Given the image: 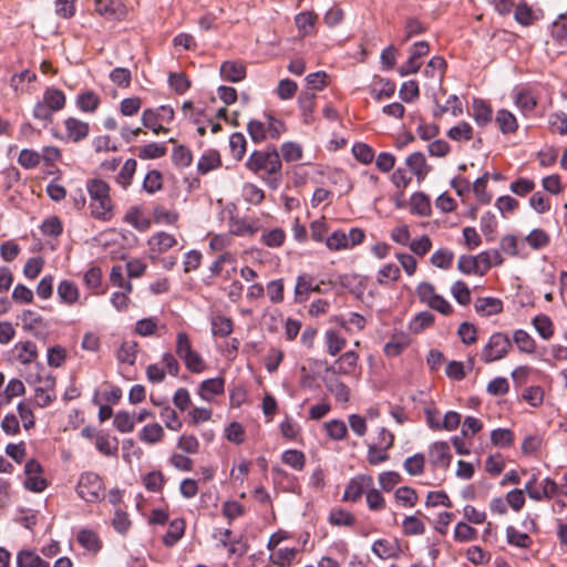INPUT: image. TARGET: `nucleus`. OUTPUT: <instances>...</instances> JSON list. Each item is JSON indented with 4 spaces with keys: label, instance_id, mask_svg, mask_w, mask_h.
<instances>
[{
    "label": "nucleus",
    "instance_id": "obj_38",
    "mask_svg": "<svg viewBox=\"0 0 567 567\" xmlns=\"http://www.w3.org/2000/svg\"><path fill=\"white\" fill-rule=\"evenodd\" d=\"M410 210L412 214L419 216H430L431 215V200L429 196H426L422 192L414 193L410 198Z\"/></svg>",
    "mask_w": 567,
    "mask_h": 567
},
{
    "label": "nucleus",
    "instance_id": "obj_8",
    "mask_svg": "<svg viewBox=\"0 0 567 567\" xmlns=\"http://www.w3.org/2000/svg\"><path fill=\"white\" fill-rule=\"evenodd\" d=\"M236 260V251H225L220 254L209 268L212 276L229 280L237 270Z\"/></svg>",
    "mask_w": 567,
    "mask_h": 567
},
{
    "label": "nucleus",
    "instance_id": "obj_51",
    "mask_svg": "<svg viewBox=\"0 0 567 567\" xmlns=\"http://www.w3.org/2000/svg\"><path fill=\"white\" fill-rule=\"evenodd\" d=\"M447 137L455 142L470 141L474 136L473 127L467 122H460L457 125L452 126L447 133Z\"/></svg>",
    "mask_w": 567,
    "mask_h": 567
},
{
    "label": "nucleus",
    "instance_id": "obj_39",
    "mask_svg": "<svg viewBox=\"0 0 567 567\" xmlns=\"http://www.w3.org/2000/svg\"><path fill=\"white\" fill-rule=\"evenodd\" d=\"M185 520L176 518L169 523V527L163 536V544L167 547L174 546L185 533Z\"/></svg>",
    "mask_w": 567,
    "mask_h": 567
},
{
    "label": "nucleus",
    "instance_id": "obj_50",
    "mask_svg": "<svg viewBox=\"0 0 567 567\" xmlns=\"http://www.w3.org/2000/svg\"><path fill=\"white\" fill-rule=\"evenodd\" d=\"M164 430L158 423L145 425L140 432V440L147 444L159 443L164 439Z\"/></svg>",
    "mask_w": 567,
    "mask_h": 567
},
{
    "label": "nucleus",
    "instance_id": "obj_31",
    "mask_svg": "<svg viewBox=\"0 0 567 567\" xmlns=\"http://www.w3.org/2000/svg\"><path fill=\"white\" fill-rule=\"evenodd\" d=\"M515 104L525 116H530L537 106V96L530 90H522L515 96Z\"/></svg>",
    "mask_w": 567,
    "mask_h": 567
},
{
    "label": "nucleus",
    "instance_id": "obj_4",
    "mask_svg": "<svg viewBox=\"0 0 567 567\" xmlns=\"http://www.w3.org/2000/svg\"><path fill=\"white\" fill-rule=\"evenodd\" d=\"M512 349V341L505 332H494L482 349L481 360L488 364L507 357Z\"/></svg>",
    "mask_w": 567,
    "mask_h": 567
},
{
    "label": "nucleus",
    "instance_id": "obj_59",
    "mask_svg": "<svg viewBox=\"0 0 567 567\" xmlns=\"http://www.w3.org/2000/svg\"><path fill=\"white\" fill-rule=\"evenodd\" d=\"M137 163L134 158H128L123 164L120 173L116 176V182L120 184L124 189H126L133 179V176L136 172Z\"/></svg>",
    "mask_w": 567,
    "mask_h": 567
},
{
    "label": "nucleus",
    "instance_id": "obj_52",
    "mask_svg": "<svg viewBox=\"0 0 567 567\" xmlns=\"http://www.w3.org/2000/svg\"><path fill=\"white\" fill-rule=\"evenodd\" d=\"M514 18L516 22L524 27L532 25L535 21L538 20V16L526 2H520L516 6Z\"/></svg>",
    "mask_w": 567,
    "mask_h": 567
},
{
    "label": "nucleus",
    "instance_id": "obj_37",
    "mask_svg": "<svg viewBox=\"0 0 567 567\" xmlns=\"http://www.w3.org/2000/svg\"><path fill=\"white\" fill-rule=\"evenodd\" d=\"M513 341L520 352L527 354H534L536 352V341L527 331L523 329H517L514 331Z\"/></svg>",
    "mask_w": 567,
    "mask_h": 567
},
{
    "label": "nucleus",
    "instance_id": "obj_34",
    "mask_svg": "<svg viewBox=\"0 0 567 567\" xmlns=\"http://www.w3.org/2000/svg\"><path fill=\"white\" fill-rule=\"evenodd\" d=\"M138 343L134 340H125L116 351V358L120 363L133 365L138 353Z\"/></svg>",
    "mask_w": 567,
    "mask_h": 567
},
{
    "label": "nucleus",
    "instance_id": "obj_46",
    "mask_svg": "<svg viewBox=\"0 0 567 567\" xmlns=\"http://www.w3.org/2000/svg\"><path fill=\"white\" fill-rule=\"evenodd\" d=\"M551 38L563 48H567V14H560L551 25Z\"/></svg>",
    "mask_w": 567,
    "mask_h": 567
},
{
    "label": "nucleus",
    "instance_id": "obj_12",
    "mask_svg": "<svg viewBox=\"0 0 567 567\" xmlns=\"http://www.w3.org/2000/svg\"><path fill=\"white\" fill-rule=\"evenodd\" d=\"M95 11L110 20H123L127 16L126 7L120 0H94Z\"/></svg>",
    "mask_w": 567,
    "mask_h": 567
},
{
    "label": "nucleus",
    "instance_id": "obj_64",
    "mask_svg": "<svg viewBox=\"0 0 567 567\" xmlns=\"http://www.w3.org/2000/svg\"><path fill=\"white\" fill-rule=\"evenodd\" d=\"M286 233L281 228H274L262 233L260 241L269 248H278L284 245Z\"/></svg>",
    "mask_w": 567,
    "mask_h": 567
},
{
    "label": "nucleus",
    "instance_id": "obj_56",
    "mask_svg": "<svg viewBox=\"0 0 567 567\" xmlns=\"http://www.w3.org/2000/svg\"><path fill=\"white\" fill-rule=\"evenodd\" d=\"M558 492H559L558 484L554 480L546 477L543 481L542 489H538V492L530 493V498L534 501H537V502H539L542 499H550L555 495H557Z\"/></svg>",
    "mask_w": 567,
    "mask_h": 567
},
{
    "label": "nucleus",
    "instance_id": "obj_3",
    "mask_svg": "<svg viewBox=\"0 0 567 567\" xmlns=\"http://www.w3.org/2000/svg\"><path fill=\"white\" fill-rule=\"evenodd\" d=\"M76 493L87 503H97L105 497V485L96 473L84 472L78 481Z\"/></svg>",
    "mask_w": 567,
    "mask_h": 567
},
{
    "label": "nucleus",
    "instance_id": "obj_30",
    "mask_svg": "<svg viewBox=\"0 0 567 567\" xmlns=\"http://www.w3.org/2000/svg\"><path fill=\"white\" fill-rule=\"evenodd\" d=\"M472 116L478 125L485 126L492 122L493 110L485 101L474 99L472 104Z\"/></svg>",
    "mask_w": 567,
    "mask_h": 567
},
{
    "label": "nucleus",
    "instance_id": "obj_40",
    "mask_svg": "<svg viewBox=\"0 0 567 567\" xmlns=\"http://www.w3.org/2000/svg\"><path fill=\"white\" fill-rule=\"evenodd\" d=\"M55 399L54 381L47 380L45 386H37L34 391V404L39 408H45Z\"/></svg>",
    "mask_w": 567,
    "mask_h": 567
},
{
    "label": "nucleus",
    "instance_id": "obj_28",
    "mask_svg": "<svg viewBox=\"0 0 567 567\" xmlns=\"http://www.w3.org/2000/svg\"><path fill=\"white\" fill-rule=\"evenodd\" d=\"M41 101L51 112L55 113L64 109L66 97L63 91L49 87L44 91Z\"/></svg>",
    "mask_w": 567,
    "mask_h": 567
},
{
    "label": "nucleus",
    "instance_id": "obj_27",
    "mask_svg": "<svg viewBox=\"0 0 567 567\" xmlns=\"http://www.w3.org/2000/svg\"><path fill=\"white\" fill-rule=\"evenodd\" d=\"M14 352L17 360L23 365L32 363L39 355L37 344L30 340L16 343Z\"/></svg>",
    "mask_w": 567,
    "mask_h": 567
},
{
    "label": "nucleus",
    "instance_id": "obj_21",
    "mask_svg": "<svg viewBox=\"0 0 567 567\" xmlns=\"http://www.w3.org/2000/svg\"><path fill=\"white\" fill-rule=\"evenodd\" d=\"M220 76L225 81L240 82L246 78V66L240 61H225L220 65Z\"/></svg>",
    "mask_w": 567,
    "mask_h": 567
},
{
    "label": "nucleus",
    "instance_id": "obj_47",
    "mask_svg": "<svg viewBox=\"0 0 567 567\" xmlns=\"http://www.w3.org/2000/svg\"><path fill=\"white\" fill-rule=\"evenodd\" d=\"M506 540L509 545L522 549H528L533 545V540L528 534L518 532L513 526L506 528Z\"/></svg>",
    "mask_w": 567,
    "mask_h": 567
},
{
    "label": "nucleus",
    "instance_id": "obj_19",
    "mask_svg": "<svg viewBox=\"0 0 567 567\" xmlns=\"http://www.w3.org/2000/svg\"><path fill=\"white\" fill-rule=\"evenodd\" d=\"M503 308V301L495 297H480L474 302L475 311L482 317L498 315Z\"/></svg>",
    "mask_w": 567,
    "mask_h": 567
},
{
    "label": "nucleus",
    "instance_id": "obj_5",
    "mask_svg": "<svg viewBox=\"0 0 567 567\" xmlns=\"http://www.w3.org/2000/svg\"><path fill=\"white\" fill-rule=\"evenodd\" d=\"M175 112L168 105H162L157 109H145L142 113V124L151 130L155 135L166 134L169 130L164 123L169 124L174 120Z\"/></svg>",
    "mask_w": 567,
    "mask_h": 567
},
{
    "label": "nucleus",
    "instance_id": "obj_45",
    "mask_svg": "<svg viewBox=\"0 0 567 567\" xmlns=\"http://www.w3.org/2000/svg\"><path fill=\"white\" fill-rule=\"evenodd\" d=\"M221 159L219 153L215 150L205 152L197 163V169L200 174H207L208 172L219 167Z\"/></svg>",
    "mask_w": 567,
    "mask_h": 567
},
{
    "label": "nucleus",
    "instance_id": "obj_22",
    "mask_svg": "<svg viewBox=\"0 0 567 567\" xmlns=\"http://www.w3.org/2000/svg\"><path fill=\"white\" fill-rule=\"evenodd\" d=\"M225 391V380L223 378H213L203 381L198 389V394L204 401H213L216 395Z\"/></svg>",
    "mask_w": 567,
    "mask_h": 567
},
{
    "label": "nucleus",
    "instance_id": "obj_25",
    "mask_svg": "<svg viewBox=\"0 0 567 567\" xmlns=\"http://www.w3.org/2000/svg\"><path fill=\"white\" fill-rule=\"evenodd\" d=\"M372 551L381 559L396 558L401 547L396 540L378 539L372 545Z\"/></svg>",
    "mask_w": 567,
    "mask_h": 567
},
{
    "label": "nucleus",
    "instance_id": "obj_42",
    "mask_svg": "<svg viewBox=\"0 0 567 567\" xmlns=\"http://www.w3.org/2000/svg\"><path fill=\"white\" fill-rule=\"evenodd\" d=\"M95 446L103 455L115 456L118 451V441L115 436L109 434H97L95 436Z\"/></svg>",
    "mask_w": 567,
    "mask_h": 567
},
{
    "label": "nucleus",
    "instance_id": "obj_9",
    "mask_svg": "<svg viewBox=\"0 0 567 567\" xmlns=\"http://www.w3.org/2000/svg\"><path fill=\"white\" fill-rule=\"evenodd\" d=\"M178 245V239L174 234L161 230L151 235L147 239L151 256L163 255Z\"/></svg>",
    "mask_w": 567,
    "mask_h": 567
},
{
    "label": "nucleus",
    "instance_id": "obj_41",
    "mask_svg": "<svg viewBox=\"0 0 567 567\" xmlns=\"http://www.w3.org/2000/svg\"><path fill=\"white\" fill-rule=\"evenodd\" d=\"M18 567H50V564L42 559L35 551L22 549L17 555Z\"/></svg>",
    "mask_w": 567,
    "mask_h": 567
},
{
    "label": "nucleus",
    "instance_id": "obj_16",
    "mask_svg": "<svg viewBox=\"0 0 567 567\" xmlns=\"http://www.w3.org/2000/svg\"><path fill=\"white\" fill-rule=\"evenodd\" d=\"M430 462L434 467L447 468L450 466L452 455L447 442H435L430 446Z\"/></svg>",
    "mask_w": 567,
    "mask_h": 567
},
{
    "label": "nucleus",
    "instance_id": "obj_33",
    "mask_svg": "<svg viewBox=\"0 0 567 567\" xmlns=\"http://www.w3.org/2000/svg\"><path fill=\"white\" fill-rule=\"evenodd\" d=\"M327 352L331 357L339 354L347 346V339L337 330L329 329L324 332Z\"/></svg>",
    "mask_w": 567,
    "mask_h": 567
},
{
    "label": "nucleus",
    "instance_id": "obj_2",
    "mask_svg": "<svg viewBox=\"0 0 567 567\" xmlns=\"http://www.w3.org/2000/svg\"><path fill=\"white\" fill-rule=\"evenodd\" d=\"M90 215L96 220L110 221L114 217V202L111 197V186L102 178H91L86 182Z\"/></svg>",
    "mask_w": 567,
    "mask_h": 567
},
{
    "label": "nucleus",
    "instance_id": "obj_13",
    "mask_svg": "<svg viewBox=\"0 0 567 567\" xmlns=\"http://www.w3.org/2000/svg\"><path fill=\"white\" fill-rule=\"evenodd\" d=\"M429 51H430V48H429L427 42L420 41V42L414 43L411 48V54H410L408 61L401 65L399 73L401 75L416 73L422 65V62L420 61V59L422 56L426 55L429 53Z\"/></svg>",
    "mask_w": 567,
    "mask_h": 567
},
{
    "label": "nucleus",
    "instance_id": "obj_7",
    "mask_svg": "<svg viewBox=\"0 0 567 567\" xmlns=\"http://www.w3.org/2000/svg\"><path fill=\"white\" fill-rule=\"evenodd\" d=\"M24 487L33 493H41L48 486V481L43 476L42 465L34 458L27 461L24 465Z\"/></svg>",
    "mask_w": 567,
    "mask_h": 567
},
{
    "label": "nucleus",
    "instance_id": "obj_62",
    "mask_svg": "<svg viewBox=\"0 0 567 567\" xmlns=\"http://www.w3.org/2000/svg\"><path fill=\"white\" fill-rule=\"evenodd\" d=\"M153 218L156 224L175 225L179 219V214L175 210L166 209L162 205L153 208Z\"/></svg>",
    "mask_w": 567,
    "mask_h": 567
},
{
    "label": "nucleus",
    "instance_id": "obj_14",
    "mask_svg": "<svg viewBox=\"0 0 567 567\" xmlns=\"http://www.w3.org/2000/svg\"><path fill=\"white\" fill-rule=\"evenodd\" d=\"M322 281L318 282L316 278L310 274H301L297 277L296 287H295V299L297 302H302L308 300L311 292H320V285Z\"/></svg>",
    "mask_w": 567,
    "mask_h": 567
},
{
    "label": "nucleus",
    "instance_id": "obj_17",
    "mask_svg": "<svg viewBox=\"0 0 567 567\" xmlns=\"http://www.w3.org/2000/svg\"><path fill=\"white\" fill-rule=\"evenodd\" d=\"M405 165L416 177L419 183L423 182L431 172V166L427 164L422 152H414L410 154L405 159Z\"/></svg>",
    "mask_w": 567,
    "mask_h": 567
},
{
    "label": "nucleus",
    "instance_id": "obj_1",
    "mask_svg": "<svg viewBox=\"0 0 567 567\" xmlns=\"http://www.w3.org/2000/svg\"><path fill=\"white\" fill-rule=\"evenodd\" d=\"M245 165L271 188H276L281 181L282 163L275 147L254 151Z\"/></svg>",
    "mask_w": 567,
    "mask_h": 567
},
{
    "label": "nucleus",
    "instance_id": "obj_29",
    "mask_svg": "<svg viewBox=\"0 0 567 567\" xmlns=\"http://www.w3.org/2000/svg\"><path fill=\"white\" fill-rule=\"evenodd\" d=\"M318 20V14L315 11H303L295 17V24L301 37H307L315 33V25Z\"/></svg>",
    "mask_w": 567,
    "mask_h": 567
},
{
    "label": "nucleus",
    "instance_id": "obj_54",
    "mask_svg": "<svg viewBox=\"0 0 567 567\" xmlns=\"http://www.w3.org/2000/svg\"><path fill=\"white\" fill-rule=\"evenodd\" d=\"M298 554L297 548H279L270 556V561L278 567H289Z\"/></svg>",
    "mask_w": 567,
    "mask_h": 567
},
{
    "label": "nucleus",
    "instance_id": "obj_57",
    "mask_svg": "<svg viewBox=\"0 0 567 567\" xmlns=\"http://www.w3.org/2000/svg\"><path fill=\"white\" fill-rule=\"evenodd\" d=\"M409 338L404 334L393 336L384 346V354L388 357H396L401 354L409 346Z\"/></svg>",
    "mask_w": 567,
    "mask_h": 567
},
{
    "label": "nucleus",
    "instance_id": "obj_32",
    "mask_svg": "<svg viewBox=\"0 0 567 567\" xmlns=\"http://www.w3.org/2000/svg\"><path fill=\"white\" fill-rule=\"evenodd\" d=\"M447 64L442 56H433L424 69V74L434 80L437 84H442Z\"/></svg>",
    "mask_w": 567,
    "mask_h": 567
},
{
    "label": "nucleus",
    "instance_id": "obj_10",
    "mask_svg": "<svg viewBox=\"0 0 567 567\" xmlns=\"http://www.w3.org/2000/svg\"><path fill=\"white\" fill-rule=\"evenodd\" d=\"M359 354L353 351L342 353L333 364L327 365L324 371L332 374L354 375L358 370Z\"/></svg>",
    "mask_w": 567,
    "mask_h": 567
},
{
    "label": "nucleus",
    "instance_id": "obj_18",
    "mask_svg": "<svg viewBox=\"0 0 567 567\" xmlns=\"http://www.w3.org/2000/svg\"><path fill=\"white\" fill-rule=\"evenodd\" d=\"M56 293L61 303L72 307L80 302V289L71 280L64 279L58 285Z\"/></svg>",
    "mask_w": 567,
    "mask_h": 567
},
{
    "label": "nucleus",
    "instance_id": "obj_23",
    "mask_svg": "<svg viewBox=\"0 0 567 567\" xmlns=\"http://www.w3.org/2000/svg\"><path fill=\"white\" fill-rule=\"evenodd\" d=\"M212 334L217 338H226L234 330V321L231 318L220 313H213L209 318Z\"/></svg>",
    "mask_w": 567,
    "mask_h": 567
},
{
    "label": "nucleus",
    "instance_id": "obj_26",
    "mask_svg": "<svg viewBox=\"0 0 567 567\" xmlns=\"http://www.w3.org/2000/svg\"><path fill=\"white\" fill-rule=\"evenodd\" d=\"M124 223L131 225L138 231H146L151 228V219L145 216L142 208L131 207L123 217Z\"/></svg>",
    "mask_w": 567,
    "mask_h": 567
},
{
    "label": "nucleus",
    "instance_id": "obj_49",
    "mask_svg": "<svg viewBox=\"0 0 567 567\" xmlns=\"http://www.w3.org/2000/svg\"><path fill=\"white\" fill-rule=\"evenodd\" d=\"M298 104L302 113L303 122L310 124L313 120L316 106V95L313 93L302 92L298 97Z\"/></svg>",
    "mask_w": 567,
    "mask_h": 567
},
{
    "label": "nucleus",
    "instance_id": "obj_48",
    "mask_svg": "<svg viewBox=\"0 0 567 567\" xmlns=\"http://www.w3.org/2000/svg\"><path fill=\"white\" fill-rule=\"evenodd\" d=\"M266 123L267 137L271 140H278L282 133L287 131L285 122L270 113L264 115Z\"/></svg>",
    "mask_w": 567,
    "mask_h": 567
},
{
    "label": "nucleus",
    "instance_id": "obj_36",
    "mask_svg": "<svg viewBox=\"0 0 567 567\" xmlns=\"http://www.w3.org/2000/svg\"><path fill=\"white\" fill-rule=\"evenodd\" d=\"M100 104V96L92 90H85L76 97V106L85 113H94Z\"/></svg>",
    "mask_w": 567,
    "mask_h": 567
},
{
    "label": "nucleus",
    "instance_id": "obj_20",
    "mask_svg": "<svg viewBox=\"0 0 567 567\" xmlns=\"http://www.w3.org/2000/svg\"><path fill=\"white\" fill-rule=\"evenodd\" d=\"M20 319L23 330L32 333L37 338L40 336V330L47 328L44 318L33 310H23Z\"/></svg>",
    "mask_w": 567,
    "mask_h": 567
},
{
    "label": "nucleus",
    "instance_id": "obj_6",
    "mask_svg": "<svg viewBox=\"0 0 567 567\" xmlns=\"http://www.w3.org/2000/svg\"><path fill=\"white\" fill-rule=\"evenodd\" d=\"M365 233L361 228H351L349 234L338 229L326 238V247L331 251L348 250L363 243Z\"/></svg>",
    "mask_w": 567,
    "mask_h": 567
},
{
    "label": "nucleus",
    "instance_id": "obj_43",
    "mask_svg": "<svg viewBox=\"0 0 567 567\" xmlns=\"http://www.w3.org/2000/svg\"><path fill=\"white\" fill-rule=\"evenodd\" d=\"M477 256L462 255L457 260V269L464 275L484 276Z\"/></svg>",
    "mask_w": 567,
    "mask_h": 567
},
{
    "label": "nucleus",
    "instance_id": "obj_35",
    "mask_svg": "<svg viewBox=\"0 0 567 567\" xmlns=\"http://www.w3.org/2000/svg\"><path fill=\"white\" fill-rule=\"evenodd\" d=\"M207 237L209 239V250L212 252L223 254L225 251H231L230 248L234 244V237L229 231L223 234L209 233Z\"/></svg>",
    "mask_w": 567,
    "mask_h": 567
},
{
    "label": "nucleus",
    "instance_id": "obj_58",
    "mask_svg": "<svg viewBox=\"0 0 567 567\" xmlns=\"http://www.w3.org/2000/svg\"><path fill=\"white\" fill-rule=\"evenodd\" d=\"M279 155L285 162H297L302 158L303 150L300 144L289 141L281 144Z\"/></svg>",
    "mask_w": 567,
    "mask_h": 567
},
{
    "label": "nucleus",
    "instance_id": "obj_15",
    "mask_svg": "<svg viewBox=\"0 0 567 567\" xmlns=\"http://www.w3.org/2000/svg\"><path fill=\"white\" fill-rule=\"evenodd\" d=\"M64 127L66 137L74 143L85 140L90 134L89 123L74 116L64 120Z\"/></svg>",
    "mask_w": 567,
    "mask_h": 567
},
{
    "label": "nucleus",
    "instance_id": "obj_44",
    "mask_svg": "<svg viewBox=\"0 0 567 567\" xmlns=\"http://www.w3.org/2000/svg\"><path fill=\"white\" fill-rule=\"evenodd\" d=\"M495 121L503 134L515 133L518 128L515 115L507 110L497 111Z\"/></svg>",
    "mask_w": 567,
    "mask_h": 567
},
{
    "label": "nucleus",
    "instance_id": "obj_60",
    "mask_svg": "<svg viewBox=\"0 0 567 567\" xmlns=\"http://www.w3.org/2000/svg\"><path fill=\"white\" fill-rule=\"evenodd\" d=\"M394 498L404 507H413L419 501V495L414 488L402 486L394 492Z\"/></svg>",
    "mask_w": 567,
    "mask_h": 567
},
{
    "label": "nucleus",
    "instance_id": "obj_63",
    "mask_svg": "<svg viewBox=\"0 0 567 567\" xmlns=\"http://www.w3.org/2000/svg\"><path fill=\"white\" fill-rule=\"evenodd\" d=\"M401 271L400 268L395 264H386L384 265L377 275V282L379 285H386L389 282H395L400 279Z\"/></svg>",
    "mask_w": 567,
    "mask_h": 567
},
{
    "label": "nucleus",
    "instance_id": "obj_61",
    "mask_svg": "<svg viewBox=\"0 0 567 567\" xmlns=\"http://www.w3.org/2000/svg\"><path fill=\"white\" fill-rule=\"evenodd\" d=\"M281 461L296 471H302L306 465V455L298 450H287L282 453Z\"/></svg>",
    "mask_w": 567,
    "mask_h": 567
},
{
    "label": "nucleus",
    "instance_id": "obj_11",
    "mask_svg": "<svg viewBox=\"0 0 567 567\" xmlns=\"http://www.w3.org/2000/svg\"><path fill=\"white\" fill-rule=\"evenodd\" d=\"M373 486V477L367 474H360L349 481L346 486L342 501L357 502L368 488Z\"/></svg>",
    "mask_w": 567,
    "mask_h": 567
},
{
    "label": "nucleus",
    "instance_id": "obj_55",
    "mask_svg": "<svg viewBox=\"0 0 567 567\" xmlns=\"http://www.w3.org/2000/svg\"><path fill=\"white\" fill-rule=\"evenodd\" d=\"M454 260V252L449 248H440L434 251L430 258L432 266L440 269L451 268Z\"/></svg>",
    "mask_w": 567,
    "mask_h": 567
},
{
    "label": "nucleus",
    "instance_id": "obj_53",
    "mask_svg": "<svg viewBox=\"0 0 567 567\" xmlns=\"http://www.w3.org/2000/svg\"><path fill=\"white\" fill-rule=\"evenodd\" d=\"M532 323L537 333L544 339L548 340L554 336V324L551 319L546 315H538L533 318Z\"/></svg>",
    "mask_w": 567,
    "mask_h": 567
},
{
    "label": "nucleus",
    "instance_id": "obj_24",
    "mask_svg": "<svg viewBox=\"0 0 567 567\" xmlns=\"http://www.w3.org/2000/svg\"><path fill=\"white\" fill-rule=\"evenodd\" d=\"M76 540L82 548L93 554L102 548V540L97 533L90 528H81L76 534Z\"/></svg>",
    "mask_w": 567,
    "mask_h": 567
}]
</instances>
